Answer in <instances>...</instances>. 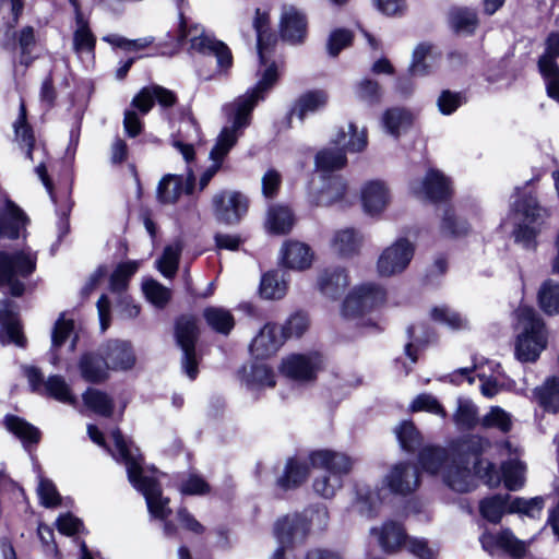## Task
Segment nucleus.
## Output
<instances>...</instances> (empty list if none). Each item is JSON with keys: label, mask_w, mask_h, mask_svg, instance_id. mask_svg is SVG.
<instances>
[{"label": "nucleus", "mask_w": 559, "mask_h": 559, "mask_svg": "<svg viewBox=\"0 0 559 559\" xmlns=\"http://www.w3.org/2000/svg\"><path fill=\"white\" fill-rule=\"evenodd\" d=\"M269 13L265 10L257 9L253 27L258 37V53L261 66L265 67L262 78L257 86L249 93L238 97L230 106V124L222 129L216 139L214 147L210 152L212 165L202 174L199 188L203 190L211 179L221 169L225 156L237 143L243 130L250 124V115L257 102L263 98V93L269 90L277 80L275 63L270 62L273 49V37L267 33Z\"/></svg>", "instance_id": "nucleus-1"}, {"label": "nucleus", "mask_w": 559, "mask_h": 559, "mask_svg": "<svg viewBox=\"0 0 559 559\" xmlns=\"http://www.w3.org/2000/svg\"><path fill=\"white\" fill-rule=\"evenodd\" d=\"M488 442L478 436H472L461 441L448 459L443 468L442 479L444 484L456 492H467L476 486V475L495 487L501 478L495 469V465L487 461L478 460V455L485 450Z\"/></svg>", "instance_id": "nucleus-2"}, {"label": "nucleus", "mask_w": 559, "mask_h": 559, "mask_svg": "<svg viewBox=\"0 0 559 559\" xmlns=\"http://www.w3.org/2000/svg\"><path fill=\"white\" fill-rule=\"evenodd\" d=\"M111 438L121 462L126 465L128 479L144 496L150 514L159 520L167 519L171 514L169 499L162 493L157 472L143 468L139 449L126 440L118 429L111 432Z\"/></svg>", "instance_id": "nucleus-3"}, {"label": "nucleus", "mask_w": 559, "mask_h": 559, "mask_svg": "<svg viewBox=\"0 0 559 559\" xmlns=\"http://www.w3.org/2000/svg\"><path fill=\"white\" fill-rule=\"evenodd\" d=\"M514 355L521 362H535L548 345V330L537 312L527 306L516 310Z\"/></svg>", "instance_id": "nucleus-4"}, {"label": "nucleus", "mask_w": 559, "mask_h": 559, "mask_svg": "<svg viewBox=\"0 0 559 559\" xmlns=\"http://www.w3.org/2000/svg\"><path fill=\"white\" fill-rule=\"evenodd\" d=\"M310 464L325 472L313 481L314 491L325 499L333 498L343 486V477L347 475L355 461L345 453L322 449L311 452Z\"/></svg>", "instance_id": "nucleus-5"}, {"label": "nucleus", "mask_w": 559, "mask_h": 559, "mask_svg": "<svg viewBox=\"0 0 559 559\" xmlns=\"http://www.w3.org/2000/svg\"><path fill=\"white\" fill-rule=\"evenodd\" d=\"M37 254L29 248L14 252L0 251V287L19 297L25 290L26 280L36 269Z\"/></svg>", "instance_id": "nucleus-6"}, {"label": "nucleus", "mask_w": 559, "mask_h": 559, "mask_svg": "<svg viewBox=\"0 0 559 559\" xmlns=\"http://www.w3.org/2000/svg\"><path fill=\"white\" fill-rule=\"evenodd\" d=\"M334 142L340 147L324 148L317 154L316 167L318 170L331 171L344 167L347 160L345 151L353 153L364 151L368 143L367 133L365 128L358 130L353 122H349L346 130L342 129L336 134Z\"/></svg>", "instance_id": "nucleus-7"}, {"label": "nucleus", "mask_w": 559, "mask_h": 559, "mask_svg": "<svg viewBox=\"0 0 559 559\" xmlns=\"http://www.w3.org/2000/svg\"><path fill=\"white\" fill-rule=\"evenodd\" d=\"M545 213L532 195H525L518 200L513 204L510 215L514 225L513 236L515 241L526 249H534L538 233L537 222L544 217Z\"/></svg>", "instance_id": "nucleus-8"}, {"label": "nucleus", "mask_w": 559, "mask_h": 559, "mask_svg": "<svg viewBox=\"0 0 559 559\" xmlns=\"http://www.w3.org/2000/svg\"><path fill=\"white\" fill-rule=\"evenodd\" d=\"M186 38H189L192 49L202 53L214 55L219 68L229 69L231 67V52L223 41L209 35L202 25H188L187 21L180 16L178 45H182Z\"/></svg>", "instance_id": "nucleus-9"}, {"label": "nucleus", "mask_w": 559, "mask_h": 559, "mask_svg": "<svg viewBox=\"0 0 559 559\" xmlns=\"http://www.w3.org/2000/svg\"><path fill=\"white\" fill-rule=\"evenodd\" d=\"M386 299L385 290L376 284L359 285L350 290L343 302L342 316L346 319H359V324L373 326L370 320L361 317L379 306Z\"/></svg>", "instance_id": "nucleus-10"}, {"label": "nucleus", "mask_w": 559, "mask_h": 559, "mask_svg": "<svg viewBox=\"0 0 559 559\" xmlns=\"http://www.w3.org/2000/svg\"><path fill=\"white\" fill-rule=\"evenodd\" d=\"M329 513L325 508H318L307 520L305 515L293 514L284 516L275 524L274 533L281 546L289 545L296 540H302L310 527V523H318L319 527H324L328 523Z\"/></svg>", "instance_id": "nucleus-11"}, {"label": "nucleus", "mask_w": 559, "mask_h": 559, "mask_svg": "<svg viewBox=\"0 0 559 559\" xmlns=\"http://www.w3.org/2000/svg\"><path fill=\"white\" fill-rule=\"evenodd\" d=\"M414 245L406 238H400L386 247L377 261V271L381 276L390 277L406 270L413 259Z\"/></svg>", "instance_id": "nucleus-12"}, {"label": "nucleus", "mask_w": 559, "mask_h": 559, "mask_svg": "<svg viewBox=\"0 0 559 559\" xmlns=\"http://www.w3.org/2000/svg\"><path fill=\"white\" fill-rule=\"evenodd\" d=\"M199 335V329L194 317L182 316L176 324V338L181 347L182 367L187 376L193 380L198 374L194 344Z\"/></svg>", "instance_id": "nucleus-13"}, {"label": "nucleus", "mask_w": 559, "mask_h": 559, "mask_svg": "<svg viewBox=\"0 0 559 559\" xmlns=\"http://www.w3.org/2000/svg\"><path fill=\"white\" fill-rule=\"evenodd\" d=\"M24 374L28 380L32 391L45 393L59 402L74 405L75 397L72 395L69 384L61 376H51L46 381L39 369L35 367H24Z\"/></svg>", "instance_id": "nucleus-14"}, {"label": "nucleus", "mask_w": 559, "mask_h": 559, "mask_svg": "<svg viewBox=\"0 0 559 559\" xmlns=\"http://www.w3.org/2000/svg\"><path fill=\"white\" fill-rule=\"evenodd\" d=\"M213 207L215 217L228 225L236 224L248 210L247 198L237 191H222L214 195Z\"/></svg>", "instance_id": "nucleus-15"}, {"label": "nucleus", "mask_w": 559, "mask_h": 559, "mask_svg": "<svg viewBox=\"0 0 559 559\" xmlns=\"http://www.w3.org/2000/svg\"><path fill=\"white\" fill-rule=\"evenodd\" d=\"M321 365L318 353L294 354L283 359L281 372L293 380L309 381L316 377Z\"/></svg>", "instance_id": "nucleus-16"}, {"label": "nucleus", "mask_w": 559, "mask_h": 559, "mask_svg": "<svg viewBox=\"0 0 559 559\" xmlns=\"http://www.w3.org/2000/svg\"><path fill=\"white\" fill-rule=\"evenodd\" d=\"M383 483L397 495H408L415 491L420 483L419 472L409 463L395 464L385 475Z\"/></svg>", "instance_id": "nucleus-17"}, {"label": "nucleus", "mask_w": 559, "mask_h": 559, "mask_svg": "<svg viewBox=\"0 0 559 559\" xmlns=\"http://www.w3.org/2000/svg\"><path fill=\"white\" fill-rule=\"evenodd\" d=\"M138 267L139 262L128 261L119 264L110 276V290L120 295V306L127 318H134L140 312L139 307L131 305L129 296L123 294L130 277L136 272Z\"/></svg>", "instance_id": "nucleus-18"}, {"label": "nucleus", "mask_w": 559, "mask_h": 559, "mask_svg": "<svg viewBox=\"0 0 559 559\" xmlns=\"http://www.w3.org/2000/svg\"><path fill=\"white\" fill-rule=\"evenodd\" d=\"M412 191L419 198L440 201L450 195L451 183L449 178L439 170L429 169L421 181L412 183Z\"/></svg>", "instance_id": "nucleus-19"}, {"label": "nucleus", "mask_w": 559, "mask_h": 559, "mask_svg": "<svg viewBox=\"0 0 559 559\" xmlns=\"http://www.w3.org/2000/svg\"><path fill=\"white\" fill-rule=\"evenodd\" d=\"M364 212L370 216L381 215L391 201L390 189L381 180L366 182L360 190Z\"/></svg>", "instance_id": "nucleus-20"}, {"label": "nucleus", "mask_w": 559, "mask_h": 559, "mask_svg": "<svg viewBox=\"0 0 559 559\" xmlns=\"http://www.w3.org/2000/svg\"><path fill=\"white\" fill-rule=\"evenodd\" d=\"M155 102H157L159 106L167 108L176 104L177 97L173 91L153 84L141 88L133 97L131 104L139 109L141 114L145 115L152 109Z\"/></svg>", "instance_id": "nucleus-21"}, {"label": "nucleus", "mask_w": 559, "mask_h": 559, "mask_svg": "<svg viewBox=\"0 0 559 559\" xmlns=\"http://www.w3.org/2000/svg\"><path fill=\"white\" fill-rule=\"evenodd\" d=\"M281 36L292 44H301L307 35L306 15L294 7H285L281 17Z\"/></svg>", "instance_id": "nucleus-22"}, {"label": "nucleus", "mask_w": 559, "mask_h": 559, "mask_svg": "<svg viewBox=\"0 0 559 559\" xmlns=\"http://www.w3.org/2000/svg\"><path fill=\"white\" fill-rule=\"evenodd\" d=\"M283 342L281 326L267 323L251 342L250 352L255 358H267L278 350Z\"/></svg>", "instance_id": "nucleus-23"}, {"label": "nucleus", "mask_w": 559, "mask_h": 559, "mask_svg": "<svg viewBox=\"0 0 559 559\" xmlns=\"http://www.w3.org/2000/svg\"><path fill=\"white\" fill-rule=\"evenodd\" d=\"M16 307L12 301L4 300L0 308V341L2 344L13 343L24 346L25 338L16 317Z\"/></svg>", "instance_id": "nucleus-24"}, {"label": "nucleus", "mask_w": 559, "mask_h": 559, "mask_svg": "<svg viewBox=\"0 0 559 559\" xmlns=\"http://www.w3.org/2000/svg\"><path fill=\"white\" fill-rule=\"evenodd\" d=\"M483 548L493 554L496 549H502L513 557H522L525 554V544L518 539L511 531L504 530L498 535L485 533L480 537Z\"/></svg>", "instance_id": "nucleus-25"}, {"label": "nucleus", "mask_w": 559, "mask_h": 559, "mask_svg": "<svg viewBox=\"0 0 559 559\" xmlns=\"http://www.w3.org/2000/svg\"><path fill=\"white\" fill-rule=\"evenodd\" d=\"M194 180L192 173L188 174L186 182H183V178L178 175L164 176L157 187L158 200L163 203H175L183 191L186 193L193 192Z\"/></svg>", "instance_id": "nucleus-26"}, {"label": "nucleus", "mask_w": 559, "mask_h": 559, "mask_svg": "<svg viewBox=\"0 0 559 559\" xmlns=\"http://www.w3.org/2000/svg\"><path fill=\"white\" fill-rule=\"evenodd\" d=\"M281 253L284 265L297 271L309 269L314 257L307 243L297 240L286 241L282 247Z\"/></svg>", "instance_id": "nucleus-27"}, {"label": "nucleus", "mask_w": 559, "mask_h": 559, "mask_svg": "<svg viewBox=\"0 0 559 559\" xmlns=\"http://www.w3.org/2000/svg\"><path fill=\"white\" fill-rule=\"evenodd\" d=\"M104 360L109 369L126 370L135 364L131 345L126 341H109L104 349Z\"/></svg>", "instance_id": "nucleus-28"}, {"label": "nucleus", "mask_w": 559, "mask_h": 559, "mask_svg": "<svg viewBox=\"0 0 559 559\" xmlns=\"http://www.w3.org/2000/svg\"><path fill=\"white\" fill-rule=\"evenodd\" d=\"M26 223L27 217L24 212L12 201H5L0 212V236L10 239L19 238Z\"/></svg>", "instance_id": "nucleus-29"}, {"label": "nucleus", "mask_w": 559, "mask_h": 559, "mask_svg": "<svg viewBox=\"0 0 559 559\" xmlns=\"http://www.w3.org/2000/svg\"><path fill=\"white\" fill-rule=\"evenodd\" d=\"M370 534L378 537L380 547L386 554L399 551L404 546L407 538L404 528L394 521L383 523L380 528L372 527Z\"/></svg>", "instance_id": "nucleus-30"}, {"label": "nucleus", "mask_w": 559, "mask_h": 559, "mask_svg": "<svg viewBox=\"0 0 559 559\" xmlns=\"http://www.w3.org/2000/svg\"><path fill=\"white\" fill-rule=\"evenodd\" d=\"M329 96L324 91H310L302 94L290 109L289 117L304 121L309 115L321 110L328 104Z\"/></svg>", "instance_id": "nucleus-31"}, {"label": "nucleus", "mask_w": 559, "mask_h": 559, "mask_svg": "<svg viewBox=\"0 0 559 559\" xmlns=\"http://www.w3.org/2000/svg\"><path fill=\"white\" fill-rule=\"evenodd\" d=\"M348 286V275L344 269L334 267L324 270L318 277L320 292L329 297H338Z\"/></svg>", "instance_id": "nucleus-32"}, {"label": "nucleus", "mask_w": 559, "mask_h": 559, "mask_svg": "<svg viewBox=\"0 0 559 559\" xmlns=\"http://www.w3.org/2000/svg\"><path fill=\"white\" fill-rule=\"evenodd\" d=\"M74 323L70 319H66L64 316H61L57 322L55 323L52 334H51V358L50 361L52 365H57L60 360L57 355L58 348L66 344L68 340H70L69 348L70 350H74L76 337L73 333Z\"/></svg>", "instance_id": "nucleus-33"}, {"label": "nucleus", "mask_w": 559, "mask_h": 559, "mask_svg": "<svg viewBox=\"0 0 559 559\" xmlns=\"http://www.w3.org/2000/svg\"><path fill=\"white\" fill-rule=\"evenodd\" d=\"M74 3L76 28L73 34V49L76 53L93 52L96 38L90 29L88 20L80 10L79 3Z\"/></svg>", "instance_id": "nucleus-34"}, {"label": "nucleus", "mask_w": 559, "mask_h": 559, "mask_svg": "<svg viewBox=\"0 0 559 559\" xmlns=\"http://www.w3.org/2000/svg\"><path fill=\"white\" fill-rule=\"evenodd\" d=\"M242 381L248 389L257 391L275 385V374L265 364H254L250 369L243 368Z\"/></svg>", "instance_id": "nucleus-35"}, {"label": "nucleus", "mask_w": 559, "mask_h": 559, "mask_svg": "<svg viewBox=\"0 0 559 559\" xmlns=\"http://www.w3.org/2000/svg\"><path fill=\"white\" fill-rule=\"evenodd\" d=\"M449 27L457 35H471L478 26L474 11L467 8H453L448 15Z\"/></svg>", "instance_id": "nucleus-36"}, {"label": "nucleus", "mask_w": 559, "mask_h": 559, "mask_svg": "<svg viewBox=\"0 0 559 559\" xmlns=\"http://www.w3.org/2000/svg\"><path fill=\"white\" fill-rule=\"evenodd\" d=\"M294 214L288 206L274 205L267 212L266 229L272 234H287L294 226Z\"/></svg>", "instance_id": "nucleus-37"}, {"label": "nucleus", "mask_w": 559, "mask_h": 559, "mask_svg": "<svg viewBox=\"0 0 559 559\" xmlns=\"http://www.w3.org/2000/svg\"><path fill=\"white\" fill-rule=\"evenodd\" d=\"M203 318L212 330L223 335H228L235 326L233 313L223 307H206Z\"/></svg>", "instance_id": "nucleus-38"}, {"label": "nucleus", "mask_w": 559, "mask_h": 559, "mask_svg": "<svg viewBox=\"0 0 559 559\" xmlns=\"http://www.w3.org/2000/svg\"><path fill=\"white\" fill-rule=\"evenodd\" d=\"M331 243L336 253L349 257L358 252L362 237L353 228H344L335 231Z\"/></svg>", "instance_id": "nucleus-39"}, {"label": "nucleus", "mask_w": 559, "mask_h": 559, "mask_svg": "<svg viewBox=\"0 0 559 559\" xmlns=\"http://www.w3.org/2000/svg\"><path fill=\"white\" fill-rule=\"evenodd\" d=\"M182 249V241L180 239H176L165 247L163 254L158 260H156L157 270L166 278H173L176 275Z\"/></svg>", "instance_id": "nucleus-40"}, {"label": "nucleus", "mask_w": 559, "mask_h": 559, "mask_svg": "<svg viewBox=\"0 0 559 559\" xmlns=\"http://www.w3.org/2000/svg\"><path fill=\"white\" fill-rule=\"evenodd\" d=\"M451 452L439 447H426L419 453V464L429 474L443 473Z\"/></svg>", "instance_id": "nucleus-41"}, {"label": "nucleus", "mask_w": 559, "mask_h": 559, "mask_svg": "<svg viewBox=\"0 0 559 559\" xmlns=\"http://www.w3.org/2000/svg\"><path fill=\"white\" fill-rule=\"evenodd\" d=\"M81 376L88 382H100L108 376V367L104 360L94 354H85L79 364Z\"/></svg>", "instance_id": "nucleus-42"}, {"label": "nucleus", "mask_w": 559, "mask_h": 559, "mask_svg": "<svg viewBox=\"0 0 559 559\" xmlns=\"http://www.w3.org/2000/svg\"><path fill=\"white\" fill-rule=\"evenodd\" d=\"M15 133V141L22 148L26 150V157L33 160V148L35 144V138L32 128L26 121V107L24 102L20 104L19 117L13 123Z\"/></svg>", "instance_id": "nucleus-43"}, {"label": "nucleus", "mask_w": 559, "mask_h": 559, "mask_svg": "<svg viewBox=\"0 0 559 559\" xmlns=\"http://www.w3.org/2000/svg\"><path fill=\"white\" fill-rule=\"evenodd\" d=\"M432 46L427 43L417 45L413 51L412 62L408 67L411 78L425 76L431 73L433 63L431 59Z\"/></svg>", "instance_id": "nucleus-44"}, {"label": "nucleus", "mask_w": 559, "mask_h": 559, "mask_svg": "<svg viewBox=\"0 0 559 559\" xmlns=\"http://www.w3.org/2000/svg\"><path fill=\"white\" fill-rule=\"evenodd\" d=\"M535 397L547 411H559V379L552 377L547 379L540 386L535 389Z\"/></svg>", "instance_id": "nucleus-45"}, {"label": "nucleus", "mask_w": 559, "mask_h": 559, "mask_svg": "<svg viewBox=\"0 0 559 559\" xmlns=\"http://www.w3.org/2000/svg\"><path fill=\"white\" fill-rule=\"evenodd\" d=\"M308 474L309 468L306 463L290 459L286 464L284 475L278 478L277 485L285 490L295 488L307 478Z\"/></svg>", "instance_id": "nucleus-46"}, {"label": "nucleus", "mask_w": 559, "mask_h": 559, "mask_svg": "<svg viewBox=\"0 0 559 559\" xmlns=\"http://www.w3.org/2000/svg\"><path fill=\"white\" fill-rule=\"evenodd\" d=\"M286 290V281L278 272H269L262 276L260 294L265 299H281L285 296Z\"/></svg>", "instance_id": "nucleus-47"}, {"label": "nucleus", "mask_w": 559, "mask_h": 559, "mask_svg": "<svg viewBox=\"0 0 559 559\" xmlns=\"http://www.w3.org/2000/svg\"><path fill=\"white\" fill-rule=\"evenodd\" d=\"M538 302L549 316L559 313V284L552 280L545 281L538 290Z\"/></svg>", "instance_id": "nucleus-48"}, {"label": "nucleus", "mask_w": 559, "mask_h": 559, "mask_svg": "<svg viewBox=\"0 0 559 559\" xmlns=\"http://www.w3.org/2000/svg\"><path fill=\"white\" fill-rule=\"evenodd\" d=\"M559 57V33H552L548 36L546 51L538 60V68L544 78H548L551 72H558L556 63Z\"/></svg>", "instance_id": "nucleus-49"}, {"label": "nucleus", "mask_w": 559, "mask_h": 559, "mask_svg": "<svg viewBox=\"0 0 559 559\" xmlns=\"http://www.w3.org/2000/svg\"><path fill=\"white\" fill-rule=\"evenodd\" d=\"M504 486L509 490H519L525 481V465L518 459H511L501 466Z\"/></svg>", "instance_id": "nucleus-50"}, {"label": "nucleus", "mask_w": 559, "mask_h": 559, "mask_svg": "<svg viewBox=\"0 0 559 559\" xmlns=\"http://www.w3.org/2000/svg\"><path fill=\"white\" fill-rule=\"evenodd\" d=\"M83 402L87 408L100 416H110L114 404L111 399L104 392L96 389H88L83 394Z\"/></svg>", "instance_id": "nucleus-51"}, {"label": "nucleus", "mask_w": 559, "mask_h": 559, "mask_svg": "<svg viewBox=\"0 0 559 559\" xmlns=\"http://www.w3.org/2000/svg\"><path fill=\"white\" fill-rule=\"evenodd\" d=\"M403 450L413 452L421 444V435L412 421H403L394 429Z\"/></svg>", "instance_id": "nucleus-52"}, {"label": "nucleus", "mask_w": 559, "mask_h": 559, "mask_svg": "<svg viewBox=\"0 0 559 559\" xmlns=\"http://www.w3.org/2000/svg\"><path fill=\"white\" fill-rule=\"evenodd\" d=\"M4 424L7 429L23 442H37L39 440L38 429L20 417L7 416Z\"/></svg>", "instance_id": "nucleus-53"}, {"label": "nucleus", "mask_w": 559, "mask_h": 559, "mask_svg": "<svg viewBox=\"0 0 559 559\" xmlns=\"http://www.w3.org/2000/svg\"><path fill=\"white\" fill-rule=\"evenodd\" d=\"M508 495L492 496L490 498L484 499L479 507L481 515L490 522H499L504 511H509L510 502H508Z\"/></svg>", "instance_id": "nucleus-54"}, {"label": "nucleus", "mask_w": 559, "mask_h": 559, "mask_svg": "<svg viewBox=\"0 0 559 559\" xmlns=\"http://www.w3.org/2000/svg\"><path fill=\"white\" fill-rule=\"evenodd\" d=\"M383 126L385 130L392 135H399L401 131L405 130L412 121L411 115L400 108H392L384 112Z\"/></svg>", "instance_id": "nucleus-55"}, {"label": "nucleus", "mask_w": 559, "mask_h": 559, "mask_svg": "<svg viewBox=\"0 0 559 559\" xmlns=\"http://www.w3.org/2000/svg\"><path fill=\"white\" fill-rule=\"evenodd\" d=\"M347 190L346 182L341 177L332 178L326 187L320 192L318 204L322 206L332 205L345 197Z\"/></svg>", "instance_id": "nucleus-56"}, {"label": "nucleus", "mask_w": 559, "mask_h": 559, "mask_svg": "<svg viewBox=\"0 0 559 559\" xmlns=\"http://www.w3.org/2000/svg\"><path fill=\"white\" fill-rule=\"evenodd\" d=\"M454 421L462 429L473 428L477 423L476 406L471 401L459 400Z\"/></svg>", "instance_id": "nucleus-57"}, {"label": "nucleus", "mask_w": 559, "mask_h": 559, "mask_svg": "<svg viewBox=\"0 0 559 559\" xmlns=\"http://www.w3.org/2000/svg\"><path fill=\"white\" fill-rule=\"evenodd\" d=\"M545 504L544 498L534 497L531 499L514 498L509 503V512H518L534 518L540 513Z\"/></svg>", "instance_id": "nucleus-58"}, {"label": "nucleus", "mask_w": 559, "mask_h": 559, "mask_svg": "<svg viewBox=\"0 0 559 559\" xmlns=\"http://www.w3.org/2000/svg\"><path fill=\"white\" fill-rule=\"evenodd\" d=\"M431 317L433 320L444 323L454 330L465 329L467 326V321L464 318L445 306L433 308L431 310Z\"/></svg>", "instance_id": "nucleus-59"}, {"label": "nucleus", "mask_w": 559, "mask_h": 559, "mask_svg": "<svg viewBox=\"0 0 559 559\" xmlns=\"http://www.w3.org/2000/svg\"><path fill=\"white\" fill-rule=\"evenodd\" d=\"M143 292L146 298L156 307H164L170 299V290L154 280L144 282Z\"/></svg>", "instance_id": "nucleus-60"}, {"label": "nucleus", "mask_w": 559, "mask_h": 559, "mask_svg": "<svg viewBox=\"0 0 559 559\" xmlns=\"http://www.w3.org/2000/svg\"><path fill=\"white\" fill-rule=\"evenodd\" d=\"M468 225L464 219L457 218L450 210L444 212L441 222V233L444 236L460 237L466 235Z\"/></svg>", "instance_id": "nucleus-61"}, {"label": "nucleus", "mask_w": 559, "mask_h": 559, "mask_svg": "<svg viewBox=\"0 0 559 559\" xmlns=\"http://www.w3.org/2000/svg\"><path fill=\"white\" fill-rule=\"evenodd\" d=\"M353 34L348 29L338 28L331 32L326 48L328 52L332 57H336L340 51L352 44Z\"/></svg>", "instance_id": "nucleus-62"}, {"label": "nucleus", "mask_w": 559, "mask_h": 559, "mask_svg": "<svg viewBox=\"0 0 559 559\" xmlns=\"http://www.w3.org/2000/svg\"><path fill=\"white\" fill-rule=\"evenodd\" d=\"M481 425L484 427H495L500 429L503 432H507L511 428V418L508 413H506L502 408L496 406L492 407L487 415L481 419Z\"/></svg>", "instance_id": "nucleus-63"}, {"label": "nucleus", "mask_w": 559, "mask_h": 559, "mask_svg": "<svg viewBox=\"0 0 559 559\" xmlns=\"http://www.w3.org/2000/svg\"><path fill=\"white\" fill-rule=\"evenodd\" d=\"M309 320L304 313L293 314L286 322L285 326L281 328L282 335L287 337H299L308 329Z\"/></svg>", "instance_id": "nucleus-64"}]
</instances>
